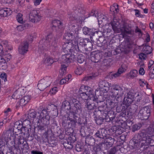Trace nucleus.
<instances>
[{"mask_svg": "<svg viewBox=\"0 0 154 154\" xmlns=\"http://www.w3.org/2000/svg\"><path fill=\"white\" fill-rule=\"evenodd\" d=\"M64 38L67 40L70 41L63 45L62 48L63 52H76L79 51V47L78 42H76L77 39L78 40V36H76L74 38L72 33L67 32L65 34Z\"/></svg>", "mask_w": 154, "mask_h": 154, "instance_id": "nucleus-1", "label": "nucleus"}, {"mask_svg": "<svg viewBox=\"0 0 154 154\" xmlns=\"http://www.w3.org/2000/svg\"><path fill=\"white\" fill-rule=\"evenodd\" d=\"M77 52H70L71 54L68 53L67 54L63 55L61 57L60 61L61 63V70L63 72V75L66 73L67 67L69 65L75 60V55L74 53L76 54ZM69 52H68L67 53ZM65 53H66L67 52Z\"/></svg>", "mask_w": 154, "mask_h": 154, "instance_id": "nucleus-2", "label": "nucleus"}, {"mask_svg": "<svg viewBox=\"0 0 154 154\" xmlns=\"http://www.w3.org/2000/svg\"><path fill=\"white\" fill-rule=\"evenodd\" d=\"M142 97V94L139 92H137L135 94H133L131 91H129L124 99V104L128 106L134 101L137 102H139L141 99Z\"/></svg>", "mask_w": 154, "mask_h": 154, "instance_id": "nucleus-3", "label": "nucleus"}, {"mask_svg": "<svg viewBox=\"0 0 154 154\" xmlns=\"http://www.w3.org/2000/svg\"><path fill=\"white\" fill-rule=\"evenodd\" d=\"M149 144L151 146L154 145V135L149 136L146 135L139 142L135 143L134 148H138L143 146H148Z\"/></svg>", "mask_w": 154, "mask_h": 154, "instance_id": "nucleus-4", "label": "nucleus"}, {"mask_svg": "<svg viewBox=\"0 0 154 154\" xmlns=\"http://www.w3.org/2000/svg\"><path fill=\"white\" fill-rule=\"evenodd\" d=\"M9 139L11 141L10 146L11 149L17 150L19 149L20 148L19 145L21 143L20 140H22V137L20 134H12Z\"/></svg>", "mask_w": 154, "mask_h": 154, "instance_id": "nucleus-5", "label": "nucleus"}, {"mask_svg": "<svg viewBox=\"0 0 154 154\" xmlns=\"http://www.w3.org/2000/svg\"><path fill=\"white\" fill-rule=\"evenodd\" d=\"M79 92L80 96L84 100H87L93 96V92L91 89L84 85L81 87Z\"/></svg>", "mask_w": 154, "mask_h": 154, "instance_id": "nucleus-6", "label": "nucleus"}, {"mask_svg": "<svg viewBox=\"0 0 154 154\" xmlns=\"http://www.w3.org/2000/svg\"><path fill=\"white\" fill-rule=\"evenodd\" d=\"M52 81V78L51 77H45L39 81L38 87L40 90L43 91L50 85Z\"/></svg>", "mask_w": 154, "mask_h": 154, "instance_id": "nucleus-7", "label": "nucleus"}, {"mask_svg": "<svg viewBox=\"0 0 154 154\" xmlns=\"http://www.w3.org/2000/svg\"><path fill=\"white\" fill-rule=\"evenodd\" d=\"M150 109L148 106L142 108L138 114V116L140 118L147 119L150 116Z\"/></svg>", "mask_w": 154, "mask_h": 154, "instance_id": "nucleus-8", "label": "nucleus"}, {"mask_svg": "<svg viewBox=\"0 0 154 154\" xmlns=\"http://www.w3.org/2000/svg\"><path fill=\"white\" fill-rule=\"evenodd\" d=\"M111 88L112 89V92L113 93L112 95L116 97L118 95H120L123 93V90L122 87L115 84H111Z\"/></svg>", "mask_w": 154, "mask_h": 154, "instance_id": "nucleus-9", "label": "nucleus"}, {"mask_svg": "<svg viewBox=\"0 0 154 154\" xmlns=\"http://www.w3.org/2000/svg\"><path fill=\"white\" fill-rule=\"evenodd\" d=\"M111 25L114 31L116 33H119L121 31H127L125 27H122L121 25H120L119 21H118L116 19L113 20L112 22Z\"/></svg>", "mask_w": 154, "mask_h": 154, "instance_id": "nucleus-10", "label": "nucleus"}, {"mask_svg": "<svg viewBox=\"0 0 154 154\" xmlns=\"http://www.w3.org/2000/svg\"><path fill=\"white\" fill-rule=\"evenodd\" d=\"M41 17L40 14L36 10H32L30 13L29 20L32 22H38L41 20Z\"/></svg>", "mask_w": 154, "mask_h": 154, "instance_id": "nucleus-11", "label": "nucleus"}, {"mask_svg": "<svg viewBox=\"0 0 154 154\" xmlns=\"http://www.w3.org/2000/svg\"><path fill=\"white\" fill-rule=\"evenodd\" d=\"M46 42L48 44L47 46L48 47L51 46L55 48L57 46V41L52 34L49 35L46 37Z\"/></svg>", "mask_w": 154, "mask_h": 154, "instance_id": "nucleus-12", "label": "nucleus"}, {"mask_svg": "<svg viewBox=\"0 0 154 154\" xmlns=\"http://www.w3.org/2000/svg\"><path fill=\"white\" fill-rule=\"evenodd\" d=\"M99 86L100 89L103 90V91L104 93L107 92L109 90V88L111 87V83H109L106 81H100L99 84Z\"/></svg>", "mask_w": 154, "mask_h": 154, "instance_id": "nucleus-13", "label": "nucleus"}, {"mask_svg": "<svg viewBox=\"0 0 154 154\" xmlns=\"http://www.w3.org/2000/svg\"><path fill=\"white\" fill-rule=\"evenodd\" d=\"M82 14L78 12L77 14H71L68 16L70 21H76L77 22L79 23L84 20V18L82 17Z\"/></svg>", "mask_w": 154, "mask_h": 154, "instance_id": "nucleus-14", "label": "nucleus"}, {"mask_svg": "<svg viewBox=\"0 0 154 154\" xmlns=\"http://www.w3.org/2000/svg\"><path fill=\"white\" fill-rule=\"evenodd\" d=\"M38 117L39 119L49 121L50 119L49 112H48L46 109H43L41 112Z\"/></svg>", "mask_w": 154, "mask_h": 154, "instance_id": "nucleus-15", "label": "nucleus"}, {"mask_svg": "<svg viewBox=\"0 0 154 154\" xmlns=\"http://www.w3.org/2000/svg\"><path fill=\"white\" fill-rule=\"evenodd\" d=\"M12 13V11L10 8H0V17H6L10 15Z\"/></svg>", "mask_w": 154, "mask_h": 154, "instance_id": "nucleus-16", "label": "nucleus"}, {"mask_svg": "<svg viewBox=\"0 0 154 154\" xmlns=\"http://www.w3.org/2000/svg\"><path fill=\"white\" fill-rule=\"evenodd\" d=\"M28 44L27 42H24L19 48V52L20 54H23L28 51Z\"/></svg>", "mask_w": 154, "mask_h": 154, "instance_id": "nucleus-17", "label": "nucleus"}, {"mask_svg": "<svg viewBox=\"0 0 154 154\" xmlns=\"http://www.w3.org/2000/svg\"><path fill=\"white\" fill-rule=\"evenodd\" d=\"M76 42H78V45L79 46H79L82 47H85L87 45V43H89L91 44L90 42V40L88 38L83 39L82 38H79L78 37V40L77 39Z\"/></svg>", "mask_w": 154, "mask_h": 154, "instance_id": "nucleus-18", "label": "nucleus"}, {"mask_svg": "<svg viewBox=\"0 0 154 154\" xmlns=\"http://www.w3.org/2000/svg\"><path fill=\"white\" fill-rule=\"evenodd\" d=\"M114 141V138L109 137L104 140V143L107 147H110L112 146Z\"/></svg>", "mask_w": 154, "mask_h": 154, "instance_id": "nucleus-19", "label": "nucleus"}, {"mask_svg": "<svg viewBox=\"0 0 154 154\" xmlns=\"http://www.w3.org/2000/svg\"><path fill=\"white\" fill-rule=\"evenodd\" d=\"M85 35H93L95 34V32L93 31V29H89L86 27H85L82 29Z\"/></svg>", "mask_w": 154, "mask_h": 154, "instance_id": "nucleus-20", "label": "nucleus"}, {"mask_svg": "<svg viewBox=\"0 0 154 154\" xmlns=\"http://www.w3.org/2000/svg\"><path fill=\"white\" fill-rule=\"evenodd\" d=\"M138 75V71L136 69H133L128 74V77L130 78L133 79L136 78Z\"/></svg>", "mask_w": 154, "mask_h": 154, "instance_id": "nucleus-21", "label": "nucleus"}, {"mask_svg": "<svg viewBox=\"0 0 154 154\" xmlns=\"http://www.w3.org/2000/svg\"><path fill=\"white\" fill-rule=\"evenodd\" d=\"M118 5L117 4H114L110 6V11L115 14L117 13L119 11Z\"/></svg>", "mask_w": 154, "mask_h": 154, "instance_id": "nucleus-22", "label": "nucleus"}, {"mask_svg": "<svg viewBox=\"0 0 154 154\" xmlns=\"http://www.w3.org/2000/svg\"><path fill=\"white\" fill-rule=\"evenodd\" d=\"M1 45H2V47H4L5 48H7L10 50H12V48L11 45L10 43H8L6 41L4 40L2 41L1 42Z\"/></svg>", "mask_w": 154, "mask_h": 154, "instance_id": "nucleus-23", "label": "nucleus"}, {"mask_svg": "<svg viewBox=\"0 0 154 154\" xmlns=\"http://www.w3.org/2000/svg\"><path fill=\"white\" fill-rule=\"evenodd\" d=\"M127 67L128 65L127 64L124 63L122 64L121 67L119 69L118 72L120 73V75L122 73L125 72L127 69Z\"/></svg>", "mask_w": 154, "mask_h": 154, "instance_id": "nucleus-24", "label": "nucleus"}, {"mask_svg": "<svg viewBox=\"0 0 154 154\" xmlns=\"http://www.w3.org/2000/svg\"><path fill=\"white\" fill-rule=\"evenodd\" d=\"M97 19L99 23L100 24L106 20L107 19V17L103 14H100L98 16Z\"/></svg>", "mask_w": 154, "mask_h": 154, "instance_id": "nucleus-25", "label": "nucleus"}, {"mask_svg": "<svg viewBox=\"0 0 154 154\" xmlns=\"http://www.w3.org/2000/svg\"><path fill=\"white\" fill-rule=\"evenodd\" d=\"M52 24L53 26L56 27L57 26L60 28H62V23L59 20H53Z\"/></svg>", "mask_w": 154, "mask_h": 154, "instance_id": "nucleus-26", "label": "nucleus"}, {"mask_svg": "<svg viewBox=\"0 0 154 154\" xmlns=\"http://www.w3.org/2000/svg\"><path fill=\"white\" fill-rule=\"evenodd\" d=\"M143 51L146 54H149L151 53L152 48L151 47L148 45H145L143 46Z\"/></svg>", "mask_w": 154, "mask_h": 154, "instance_id": "nucleus-27", "label": "nucleus"}, {"mask_svg": "<svg viewBox=\"0 0 154 154\" xmlns=\"http://www.w3.org/2000/svg\"><path fill=\"white\" fill-rule=\"evenodd\" d=\"M120 73L118 72L116 73L110 72L108 75V78L110 79H114L120 76Z\"/></svg>", "mask_w": 154, "mask_h": 154, "instance_id": "nucleus-28", "label": "nucleus"}, {"mask_svg": "<svg viewBox=\"0 0 154 154\" xmlns=\"http://www.w3.org/2000/svg\"><path fill=\"white\" fill-rule=\"evenodd\" d=\"M16 19L17 22L20 23H23L25 22L23 18V15L21 14H18L17 15Z\"/></svg>", "mask_w": 154, "mask_h": 154, "instance_id": "nucleus-29", "label": "nucleus"}, {"mask_svg": "<svg viewBox=\"0 0 154 154\" xmlns=\"http://www.w3.org/2000/svg\"><path fill=\"white\" fill-rule=\"evenodd\" d=\"M29 26V25L28 24H25L24 25H20L17 26V29L19 31H22L28 27Z\"/></svg>", "mask_w": 154, "mask_h": 154, "instance_id": "nucleus-30", "label": "nucleus"}, {"mask_svg": "<svg viewBox=\"0 0 154 154\" xmlns=\"http://www.w3.org/2000/svg\"><path fill=\"white\" fill-rule=\"evenodd\" d=\"M54 61L52 58H51L50 57H48L45 60V63H48L49 65L53 63Z\"/></svg>", "mask_w": 154, "mask_h": 154, "instance_id": "nucleus-31", "label": "nucleus"}, {"mask_svg": "<svg viewBox=\"0 0 154 154\" xmlns=\"http://www.w3.org/2000/svg\"><path fill=\"white\" fill-rule=\"evenodd\" d=\"M139 83L140 86L144 87L146 86L147 87V82L143 79H140L139 80Z\"/></svg>", "mask_w": 154, "mask_h": 154, "instance_id": "nucleus-32", "label": "nucleus"}, {"mask_svg": "<svg viewBox=\"0 0 154 154\" xmlns=\"http://www.w3.org/2000/svg\"><path fill=\"white\" fill-rule=\"evenodd\" d=\"M84 60L85 57L82 54H79L78 56L77 60L79 63H82Z\"/></svg>", "mask_w": 154, "mask_h": 154, "instance_id": "nucleus-33", "label": "nucleus"}, {"mask_svg": "<svg viewBox=\"0 0 154 154\" xmlns=\"http://www.w3.org/2000/svg\"><path fill=\"white\" fill-rule=\"evenodd\" d=\"M58 91V89L56 87H54L50 90L49 94L51 95L55 94Z\"/></svg>", "mask_w": 154, "mask_h": 154, "instance_id": "nucleus-34", "label": "nucleus"}, {"mask_svg": "<svg viewBox=\"0 0 154 154\" xmlns=\"http://www.w3.org/2000/svg\"><path fill=\"white\" fill-rule=\"evenodd\" d=\"M83 71V70L82 68L80 67H78L75 70V72L77 75H80L82 74Z\"/></svg>", "mask_w": 154, "mask_h": 154, "instance_id": "nucleus-35", "label": "nucleus"}, {"mask_svg": "<svg viewBox=\"0 0 154 154\" xmlns=\"http://www.w3.org/2000/svg\"><path fill=\"white\" fill-rule=\"evenodd\" d=\"M148 71H149V75L150 78L151 79L154 78V71L152 69H149Z\"/></svg>", "mask_w": 154, "mask_h": 154, "instance_id": "nucleus-36", "label": "nucleus"}, {"mask_svg": "<svg viewBox=\"0 0 154 154\" xmlns=\"http://www.w3.org/2000/svg\"><path fill=\"white\" fill-rule=\"evenodd\" d=\"M69 105L70 104V102H69L68 101L66 100L63 102L62 103V106L63 107H66V106H69V108H70V107L69 106Z\"/></svg>", "mask_w": 154, "mask_h": 154, "instance_id": "nucleus-37", "label": "nucleus"}, {"mask_svg": "<svg viewBox=\"0 0 154 154\" xmlns=\"http://www.w3.org/2000/svg\"><path fill=\"white\" fill-rule=\"evenodd\" d=\"M139 56V58L141 60H145L146 57V55L143 53H140Z\"/></svg>", "mask_w": 154, "mask_h": 154, "instance_id": "nucleus-38", "label": "nucleus"}, {"mask_svg": "<svg viewBox=\"0 0 154 154\" xmlns=\"http://www.w3.org/2000/svg\"><path fill=\"white\" fill-rule=\"evenodd\" d=\"M76 103H79V101L74 98L71 99L70 100V104L71 105H74Z\"/></svg>", "mask_w": 154, "mask_h": 154, "instance_id": "nucleus-39", "label": "nucleus"}, {"mask_svg": "<svg viewBox=\"0 0 154 154\" xmlns=\"http://www.w3.org/2000/svg\"><path fill=\"white\" fill-rule=\"evenodd\" d=\"M145 73V71L143 67H140L139 70V73L140 75H143Z\"/></svg>", "mask_w": 154, "mask_h": 154, "instance_id": "nucleus-40", "label": "nucleus"}, {"mask_svg": "<svg viewBox=\"0 0 154 154\" xmlns=\"http://www.w3.org/2000/svg\"><path fill=\"white\" fill-rule=\"evenodd\" d=\"M23 97L25 101V103H27L30 100L31 98L30 96L29 95L25 96Z\"/></svg>", "mask_w": 154, "mask_h": 154, "instance_id": "nucleus-41", "label": "nucleus"}, {"mask_svg": "<svg viewBox=\"0 0 154 154\" xmlns=\"http://www.w3.org/2000/svg\"><path fill=\"white\" fill-rule=\"evenodd\" d=\"M154 63V61L152 60H150L149 61L148 64V68L147 70L149 71V69H151V68L152 66L153 65Z\"/></svg>", "mask_w": 154, "mask_h": 154, "instance_id": "nucleus-42", "label": "nucleus"}, {"mask_svg": "<svg viewBox=\"0 0 154 154\" xmlns=\"http://www.w3.org/2000/svg\"><path fill=\"white\" fill-rule=\"evenodd\" d=\"M71 29L72 30H73L74 31H77L79 30V29H78V26H77V24L76 25H72V26L71 27Z\"/></svg>", "mask_w": 154, "mask_h": 154, "instance_id": "nucleus-43", "label": "nucleus"}, {"mask_svg": "<svg viewBox=\"0 0 154 154\" xmlns=\"http://www.w3.org/2000/svg\"><path fill=\"white\" fill-rule=\"evenodd\" d=\"M29 148L28 144L26 142L23 145V147H21V148L22 149H28Z\"/></svg>", "mask_w": 154, "mask_h": 154, "instance_id": "nucleus-44", "label": "nucleus"}, {"mask_svg": "<svg viewBox=\"0 0 154 154\" xmlns=\"http://www.w3.org/2000/svg\"><path fill=\"white\" fill-rule=\"evenodd\" d=\"M74 106L76 108V109H79L81 108V103L79 101L78 103H75Z\"/></svg>", "mask_w": 154, "mask_h": 154, "instance_id": "nucleus-45", "label": "nucleus"}, {"mask_svg": "<svg viewBox=\"0 0 154 154\" xmlns=\"http://www.w3.org/2000/svg\"><path fill=\"white\" fill-rule=\"evenodd\" d=\"M11 112V110L8 108L7 109V110L5 111V116L8 117L10 114Z\"/></svg>", "mask_w": 154, "mask_h": 154, "instance_id": "nucleus-46", "label": "nucleus"}, {"mask_svg": "<svg viewBox=\"0 0 154 154\" xmlns=\"http://www.w3.org/2000/svg\"><path fill=\"white\" fill-rule=\"evenodd\" d=\"M140 126H138L137 125H134L133 127V131H135L140 129Z\"/></svg>", "mask_w": 154, "mask_h": 154, "instance_id": "nucleus-47", "label": "nucleus"}, {"mask_svg": "<svg viewBox=\"0 0 154 154\" xmlns=\"http://www.w3.org/2000/svg\"><path fill=\"white\" fill-rule=\"evenodd\" d=\"M6 74L4 72L2 73L0 75V77L2 79H3L5 81L6 80Z\"/></svg>", "mask_w": 154, "mask_h": 154, "instance_id": "nucleus-48", "label": "nucleus"}, {"mask_svg": "<svg viewBox=\"0 0 154 154\" xmlns=\"http://www.w3.org/2000/svg\"><path fill=\"white\" fill-rule=\"evenodd\" d=\"M42 0H35L34 1V5L35 6H37L39 5Z\"/></svg>", "mask_w": 154, "mask_h": 154, "instance_id": "nucleus-49", "label": "nucleus"}, {"mask_svg": "<svg viewBox=\"0 0 154 154\" xmlns=\"http://www.w3.org/2000/svg\"><path fill=\"white\" fill-rule=\"evenodd\" d=\"M66 82H67V80H66L65 78L64 79H63L60 81V85H63L66 83Z\"/></svg>", "mask_w": 154, "mask_h": 154, "instance_id": "nucleus-50", "label": "nucleus"}, {"mask_svg": "<svg viewBox=\"0 0 154 154\" xmlns=\"http://www.w3.org/2000/svg\"><path fill=\"white\" fill-rule=\"evenodd\" d=\"M136 65H137V67H139L142 66L143 65V64L142 62H138L136 63Z\"/></svg>", "mask_w": 154, "mask_h": 154, "instance_id": "nucleus-51", "label": "nucleus"}, {"mask_svg": "<svg viewBox=\"0 0 154 154\" xmlns=\"http://www.w3.org/2000/svg\"><path fill=\"white\" fill-rule=\"evenodd\" d=\"M31 153L33 154H43L42 152H38L37 151L32 150L31 151Z\"/></svg>", "mask_w": 154, "mask_h": 154, "instance_id": "nucleus-52", "label": "nucleus"}, {"mask_svg": "<svg viewBox=\"0 0 154 154\" xmlns=\"http://www.w3.org/2000/svg\"><path fill=\"white\" fill-rule=\"evenodd\" d=\"M116 152V149L114 148L111 149L110 151V154H115Z\"/></svg>", "mask_w": 154, "mask_h": 154, "instance_id": "nucleus-53", "label": "nucleus"}, {"mask_svg": "<svg viewBox=\"0 0 154 154\" xmlns=\"http://www.w3.org/2000/svg\"><path fill=\"white\" fill-rule=\"evenodd\" d=\"M25 1V0H18V3L20 5H23Z\"/></svg>", "mask_w": 154, "mask_h": 154, "instance_id": "nucleus-54", "label": "nucleus"}, {"mask_svg": "<svg viewBox=\"0 0 154 154\" xmlns=\"http://www.w3.org/2000/svg\"><path fill=\"white\" fill-rule=\"evenodd\" d=\"M92 79V77L91 76H87V77H85L84 78V80H85V81H88L89 80H90L91 79Z\"/></svg>", "mask_w": 154, "mask_h": 154, "instance_id": "nucleus-55", "label": "nucleus"}, {"mask_svg": "<svg viewBox=\"0 0 154 154\" xmlns=\"http://www.w3.org/2000/svg\"><path fill=\"white\" fill-rule=\"evenodd\" d=\"M135 11V15L137 16V17H139L140 14V13L139 11L137 10H135L134 11Z\"/></svg>", "mask_w": 154, "mask_h": 154, "instance_id": "nucleus-56", "label": "nucleus"}, {"mask_svg": "<svg viewBox=\"0 0 154 154\" xmlns=\"http://www.w3.org/2000/svg\"><path fill=\"white\" fill-rule=\"evenodd\" d=\"M20 103L21 104H25V101L24 100V99L23 97L21 98L20 100Z\"/></svg>", "mask_w": 154, "mask_h": 154, "instance_id": "nucleus-57", "label": "nucleus"}, {"mask_svg": "<svg viewBox=\"0 0 154 154\" xmlns=\"http://www.w3.org/2000/svg\"><path fill=\"white\" fill-rule=\"evenodd\" d=\"M5 57L7 58V59L9 60L11 58V55L9 54H6L5 55Z\"/></svg>", "mask_w": 154, "mask_h": 154, "instance_id": "nucleus-58", "label": "nucleus"}, {"mask_svg": "<svg viewBox=\"0 0 154 154\" xmlns=\"http://www.w3.org/2000/svg\"><path fill=\"white\" fill-rule=\"evenodd\" d=\"M33 37L32 36H29L28 37V40L29 42H31L33 40Z\"/></svg>", "mask_w": 154, "mask_h": 154, "instance_id": "nucleus-59", "label": "nucleus"}, {"mask_svg": "<svg viewBox=\"0 0 154 154\" xmlns=\"http://www.w3.org/2000/svg\"><path fill=\"white\" fill-rule=\"evenodd\" d=\"M4 2L5 3H6L7 4H10L13 1V0H4Z\"/></svg>", "mask_w": 154, "mask_h": 154, "instance_id": "nucleus-60", "label": "nucleus"}, {"mask_svg": "<svg viewBox=\"0 0 154 154\" xmlns=\"http://www.w3.org/2000/svg\"><path fill=\"white\" fill-rule=\"evenodd\" d=\"M71 78V75H69L67 76H66L65 78L66 79V80H67V82H68L69 79H70Z\"/></svg>", "mask_w": 154, "mask_h": 154, "instance_id": "nucleus-61", "label": "nucleus"}, {"mask_svg": "<svg viewBox=\"0 0 154 154\" xmlns=\"http://www.w3.org/2000/svg\"><path fill=\"white\" fill-rule=\"evenodd\" d=\"M95 12L94 11H92L91 12V13L90 14V16H94L95 17H96V15L95 14Z\"/></svg>", "mask_w": 154, "mask_h": 154, "instance_id": "nucleus-62", "label": "nucleus"}, {"mask_svg": "<svg viewBox=\"0 0 154 154\" xmlns=\"http://www.w3.org/2000/svg\"><path fill=\"white\" fill-rule=\"evenodd\" d=\"M88 108L90 110H91V109H93V107H92V106L91 105V104H89L88 105Z\"/></svg>", "mask_w": 154, "mask_h": 154, "instance_id": "nucleus-63", "label": "nucleus"}, {"mask_svg": "<svg viewBox=\"0 0 154 154\" xmlns=\"http://www.w3.org/2000/svg\"><path fill=\"white\" fill-rule=\"evenodd\" d=\"M95 135L97 137L102 138L101 135L100 134V132L99 131H98L97 133H96Z\"/></svg>", "mask_w": 154, "mask_h": 154, "instance_id": "nucleus-64", "label": "nucleus"}]
</instances>
